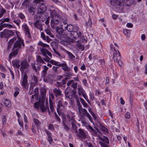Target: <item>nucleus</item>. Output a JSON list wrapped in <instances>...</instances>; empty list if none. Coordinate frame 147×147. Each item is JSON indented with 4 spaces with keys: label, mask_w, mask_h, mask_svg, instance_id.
<instances>
[{
    "label": "nucleus",
    "mask_w": 147,
    "mask_h": 147,
    "mask_svg": "<svg viewBox=\"0 0 147 147\" xmlns=\"http://www.w3.org/2000/svg\"><path fill=\"white\" fill-rule=\"evenodd\" d=\"M98 139L103 142L106 143L107 144L109 143V142L108 138L106 136H103L102 137H100V136L99 137Z\"/></svg>",
    "instance_id": "a878e982"
},
{
    "label": "nucleus",
    "mask_w": 147,
    "mask_h": 147,
    "mask_svg": "<svg viewBox=\"0 0 147 147\" xmlns=\"http://www.w3.org/2000/svg\"><path fill=\"white\" fill-rule=\"evenodd\" d=\"M21 66L20 67V71L22 73H28L29 71V65L26 61H22L21 62Z\"/></svg>",
    "instance_id": "0eeeda50"
},
{
    "label": "nucleus",
    "mask_w": 147,
    "mask_h": 147,
    "mask_svg": "<svg viewBox=\"0 0 147 147\" xmlns=\"http://www.w3.org/2000/svg\"><path fill=\"white\" fill-rule=\"evenodd\" d=\"M50 13L51 18L59 16L57 13V11L54 9L50 10Z\"/></svg>",
    "instance_id": "cd10ccee"
},
{
    "label": "nucleus",
    "mask_w": 147,
    "mask_h": 147,
    "mask_svg": "<svg viewBox=\"0 0 147 147\" xmlns=\"http://www.w3.org/2000/svg\"><path fill=\"white\" fill-rule=\"evenodd\" d=\"M17 38L16 36L14 37L13 38L10 39L9 42L8 47H10L12 44L16 40Z\"/></svg>",
    "instance_id": "473e14b6"
},
{
    "label": "nucleus",
    "mask_w": 147,
    "mask_h": 147,
    "mask_svg": "<svg viewBox=\"0 0 147 147\" xmlns=\"http://www.w3.org/2000/svg\"><path fill=\"white\" fill-rule=\"evenodd\" d=\"M41 5H39L40 7L37 9V15H42L46 11L47 7L44 3H41Z\"/></svg>",
    "instance_id": "1a4fd4ad"
},
{
    "label": "nucleus",
    "mask_w": 147,
    "mask_h": 147,
    "mask_svg": "<svg viewBox=\"0 0 147 147\" xmlns=\"http://www.w3.org/2000/svg\"><path fill=\"white\" fill-rule=\"evenodd\" d=\"M32 80L34 81V82H32L30 83V90H33L34 86L38 84V78L37 76L33 75V77Z\"/></svg>",
    "instance_id": "2eb2a0df"
},
{
    "label": "nucleus",
    "mask_w": 147,
    "mask_h": 147,
    "mask_svg": "<svg viewBox=\"0 0 147 147\" xmlns=\"http://www.w3.org/2000/svg\"><path fill=\"white\" fill-rule=\"evenodd\" d=\"M6 10L3 8H0V18L2 17L4 14L6 12Z\"/></svg>",
    "instance_id": "58836bf2"
},
{
    "label": "nucleus",
    "mask_w": 147,
    "mask_h": 147,
    "mask_svg": "<svg viewBox=\"0 0 147 147\" xmlns=\"http://www.w3.org/2000/svg\"><path fill=\"white\" fill-rule=\"evenodd\" d=\"M22 29L24 31L26 36L29 39L31 38L30 30L26 24H24L22 25Z\"/></svg>",
    "instance_id": "9b49d317"
},
{
    "label": "nucleus",
    "mask_w": 147,
    "mask_h": 147,
    "mask_svg": "<svg viewBox=\"0 0 147 147\" xmlns=\"http://www.w3.org/2000/svg\"><path fill=\"white\" fill-rule=\"evenodd\" d=\"M61 18L63 19V21L61 22V24H63L64 25V29L65 30H67V32L68 34H69V36L68 37L69 38L72 37V35L73 34L72 33H74L75 31H78L79 29V28L77 26H73L71 24H68L67 22H65L67 20L66 18L64 16H62Z\"/></svg>",
    "instance_id": "20e7f679"
},
{
    "label": "nucleus",
    "mask_w": 147,
    "mask_h": 147,
    "mask_svg": "<svg viewBox=\"0 0 147 147\" xmlns=\"http://www.w3.org/2000/svg\"><path fill=\"white\" fill-rule=\"evenodd\" d=\"M14 34V33L12 30H5L0 33V36L2 38L5 37L6 38H8L12 36Z\"/></svg>",
    "instance_id": "6e6552de"
},
{
    "label": "nucleus",
    "mask_w": 147,
    "mask_h": 147,
    "mask_svg": "<svg viewBox=\"0 0 147 147\" xmlns=\"http://www.w3.org/2000/svg\"><path fill=\"white\" fill-rule=\"evenodd\" d=\"M99 143L102 147H109L106 144L103 142L102 141H99Z\"/></svg>",
    "instance_id": "864d4df0"
},
{
    "label": "nucleus",
    "mask_w": 147,
    "mask_h": 147,
    "mask_svg": "<svg viewBox=\"0 0 147 147\" xmlns=\"http://www.w3.org/2000/svg\"><path fill=\"white\" fill-rule=\"evenodd\" d=\"M78 130V132L77 133V136L83 139L85 138L86 137V134L84 130L81 129H79Z\"/></svg>",
    "instance_id": "6ab92c4d"
},
{
    "label": "nucleus",
    "mask_w": 147,
    "mask_h": 147,
    "mask_svg": "<svg viewBox=\"0 0 147 147\" xmlns=\"http://www.w3.org/2000/svg\"><path fill=\"white\" fill-rule=\"evenodd\" d=\"M14 89L15 91L14 93V96L15 97H16L19 93V91L20 89L17 87H15Z\"/></svg>",
    "instance_id": "f704fd0d"
},
{
    "label": "nucleus",
    "mask_w": 147,
    "mask_h": 147,
    "mask_svg": "<svg viewBox=\"0 0 147 147\" xmlns=\"http://www.w3.org/2000/svg\"><path fill=\"white\" fill-rule=\"evenodd\" d=\"M35 125L34 124H32V131L34 133H35L36 132V131L35 130Z\"/></svg>",
    "instance_id": "69168bd1"
},
{
    "label": "nucleus",
    "mask_w": 147,
    "mask_h": 147,
    "mask_svg": "<svg viewBox=\"0 0 147 147\" xmlns=\"http://www.w3.org/2000/svg\"><path fill=\"white\" fill-rule=\"evenodd\" d=\"M41 65L38 63L31 64V66L32 69L37 73L40 70Z\"/></svg>",
    "instance_id": "a211bd4d"
},
{
    "label": "nucleus",
    "mask_w": 147,
    "mask_h": 147,
    "mask_svg": "<svg viewBox=\"0 0 147 147\" xmlns=\"http://www.w3.org/2000/svg\"><path fill=\"white\" fill-rule=\"evenodd\" d=\"M90 111V112L92 116L93 117L94 119L95 120H97V115L96 114H95L94 113L92 112V111Z\"/></svg>",
    "instance_id": "09e8293b"
},
{
    "label": "nucleus",
    "mask_w": 147,
    "mask_h": 147,
    "mask_svg": "<svg viewBox=\"0 0 147 147\" xmlns=\"http://www.w3.org/2000/svg\"><path fill=\"white\" fill-rule=\"evenodd\" d=\"M34 106L35 108L37 109L38 110L40 108L41 110H49L48 107L46 106L45 107L44 102L41 101L40 99L37 102H35L34 104Z\"/></svg>",
    "instance_id": "423d86ee"
},
{
    "label": "nucleus",
    "mask_w": 147,
    "mask_h": 147,
    "mask_svg": "<svg viewBox=\"0 0 147 147\" xmlns=\"http://www.w3.org/2000/svg\"><path fill=\"white\" fill-rule=\"evenodd\" d=\"M81 116L83 117L86 116L91 121H92L91 117L90 115L87 112V111H79Z\"/></svg>",
    "instance_id": "aec40b11"
},
{
    "label": "nucleus",
    "mask_w": 147,
    "mask_h": 147,
    "mask_svg": "<svg viewBox=\"0 0 147 147\" xmlns=\"http://www.w3.org/2000/svg\"><path fill=\"white\" fill-rule=\"evenodd\" d=\"M9 70L10 71L11 74L12 76V78L13 79H14V74L13 71L11 70V69L10 68L9 69Z\"/></svg>",
    "instance_id": "338daca9"
},
{
    "label": "nucleus",
    "mask_w": 147,
    "mask_h": 147,
    "mask_svg": "<svg viewBox=\"0 0 147 147\" xmlns=\"http://www.w3.org/2000/svg\"><path fill=\"white\" fill-rule=\"evenodd\" d=\"M69 121L71 122L72 125V132L73 133L74 132V133H77L78 132L77 126L76 125V121L73 119H69Z\"/></svg>",
    "instance_id": "dca6fc26"
},
{
    "label": "nucleus",
    "mask_w": 147,
    "mask_h": 147,
    "mask_svg": "<svg viewBox=\"0 0 147 147\" xmlns=\"http://www.w3.org/2000/svg\"><path fill=\"white\" fill-rule=\"evenodd\" d=\"M10 103V101L9 100L7 99L5 100L4 104L6 106L8 107L9 106Z\"/></svg>",
    "instance_id": "6e6d98bb"
},
{
    "label": "nucleus",
    "mask_w": 147,
    "mask_h": 147,
    "mask_svg": "<svg viewBox=\"0 0 147 147\" xmlns=\"http://www.w3.org/2000/svg\"><path fill=\"white\" fill-rule=\"evenodd\" d=\"M78 47L80 49H81V51H84V47L82 45L81 43H79L77 44Z\"/></svg>",
    "instance_id": "a18cd8bd"
},
{
    "label": "nucleus",
    "mask_w": 147,
    "mask_h": 147,
    "mask_svg": "<svg viewBox=\"0 0 147 147\" xmlns=\"http://www.w3.org/2000/svg\"><path fill=\"white\" fill-rule=\"evenodd\" d=\"M41 90L42 98H44L46 96V90L45 88H42L41 89Z\"/></svg>",
    "instance_id": "7c9ffc66"
},
{
    "label": "nucleus",
    "mask_w": 147,
    "mask_h": 147,
    "mask_svg": "<svg viewBox=\"0 0 147 147\" xmlns=\"http://www.w3.org/2000/svg\"><path fill=\"white\" fill-rule=\"evenodd\" d=\"M18 123H19V124L20 125V126L22 127H23V122L22 121H20V119H18Z\"/></svg>",
    "instance_id": "0e129e2a"
},
{
    "label": "nucleus",
    "mask_w": 147,
    "mask_h": 147,
    "mask_svg": "<svg viewBox=\"0 0 147 147\" xmlns=\"http://www.w3.org/2000/svg\"><path fill=\"white\" fill-rule=\"evenodd\" d=\"M59 115H61L63 119H65V115L63 112H61V111H57Z\"/></svg>",
    "instance_id": "79ce46f5"
},
{
    "label": "nucleus",
    "mask_w": 147,
    "mask_h": 147,
    "mask_svg": "<svg viewBox=\"0 0 147 147\" xmlns=\"http://www.w3.org/2000/svg\"><path fill=\"white\" fill-rule=\"evenodd\" d=\"M28 77L26 73H24L23 75V80L22 83V86L26 88L28 83Z\"/></svg>",
    "instance_id": "5701e85b"
},
{
    "label": "nucleus",
    "mask_w": 147,
    "mask_h": 147,
    "mask_svg": "<svg viewBox=\"0 0 147 147\" xmlns=\"http://www.w3.org/2000/svg\"><path fill=\"white\" fill-rule=\"evenodd\" d=\"M130 117V114L128 112H127L125 115V117L126 118H129Z\"/></svg>",
    "instance_id": "680f3d73"
},
{
    "label": "nucleus",
    "mask_w": 147,
    "mask_h": 147,
    "mask_svg": "<svg viewBox=\"0 0 147 147\" xmlns=\"http://www.w3.org/2000/svg\"><path fill=\"white\" fill-rule=\"evenodd\" d=\"M123 0H110L111 4L119 10V11H121L124 8Z\"/></svg>",
    "instance_id": "39448f33"
},
{
    "label": "nucleus",
    "mask_w": 147,
    "mask_h": 147,
    "mask_svg": "<svg viewBox=\"0 0 147 147\" xmlns=\"http://www.w3.org/2000/svg\"><path fill=\"white\" fill-rule=\"evenodd\" d=\"M40 35L41 37L44 40H46L48 42L50 41V38L48 36H46L44 32H42Z\"/></svg>",
    "instance_id": "c756f323"
},
{
    "label": "nucleus",
    "mask_w": 147,
    "mask_h": 147,
    "mask_svg": "<svg viewBox=\"0 0 147 147\" xmlns=\"http://www.w3.org/2000/svg\"><path fill=\"white\" fill-rule=\"evenodd\" d=\"M49 68L46 65L44 66V69L42 72V77L45 78L47 74V71Z\"/></svg>",
    "instance_id": "bb28decb"
},
{
    "label": "nucleus",
    "mask_w": 147,
    "mask_h": 147,
    "mask_svg": "<svg viewBox=\"0 0 147 147\" xmlns=\"http://www.w3.org/2000/svg\"><path fill=\"white\" fill-rule=\"evenodd\" d=\"M38 44V45L41 46L40 47V50L42 54L44 56L43 59L45 61L49 62L50 59V57H52L51 53L46 49L49 47V45L44 43L41 41H40Z\"/></svg>",
    "instance_id": "f03ea898"
},
{
    "label": "nucleus",
    "mask_w": 147,
    "mask_h": 147,
    "mask_svg": "<svg viewBox=\"0 0 147 147\" xmlns=\"http://www.w3.org/2000/svg\"><path fill=\"white\" fill-rule=\"evenodd\" d=\"M20 61L18 60H13L12 61L13 66L18 68H19L20 66Z\"/></svg>",
    "instance_id": "393cba45"
},
{
    "label": "nucleus",
    "mask_w": 147,
    "mask_h": 147,
    "mask_svg": "<svg viewBox=\"0 0 147 147\" xmlns=\"http://www.w3.org/2000/svg\"><path fill=\"white\" fill-rule=\"evenodd\" d=\"M51 20V26L53 27L54 25L57 24H58L60 20H62L63 21V19L61 18L59 16H57V17H55L53 18Z\"/></svg>",
    "instance_id": "f8f14e48"
},
{
    "label": "nucleus",
    "mask_w": 147,
    "mask_h": 147,
    "mask_svg": "<svg viewBox=\"0 0 147 147\" xmlns=\"http://www.w3.org/2000/svg\"><path fill=\"white\" fill-rule=\"evenodd\" d=\"M77 83L76 82L74 83V82H73L71 86L74 89H75L77 88Z\"/></svg>",
    "instance_id": "e2e57ef3"
},
{
    "label": "nucleus",
    "mask_w": 147,
    "mask_h": 147,
    "mask_svg": "<svg viewBox=\"0 0 147 147\" xmlns=\"http://www.w3.org/2000/svg\"><path fill=\"white\" fill-rule=\"evenodd\" d=\"M100 128L101 129V130L102 131H103V132L105 133H107L108 132L107 129L105 127L101 125Z\"/></svg>",
    "instance_id": "de8ad7c7"
},
{
    "label": "nucleus",
    "mask_w": 147,
    "mask_h": 147,
    "mask_svg": "<svg viewBox=\"0 0 147 147\" xmlns=\"http://www.w3.org/2000/svg\"><path fill=\"white\" fill-rule=\"evenodd\" d=\"M49 105L50 107L51 110H53L54 109V104L53 102L51 99L54 100L55 98L54 97V94L53 93H51L49 94Z\"/></svg>",
    "instance_id": "f3484780"
},
{
    "label": "nucleus",
    "mask_w": 147,
    "mask_h": 147,
    "mask_svg": "<svg viewBox=\"0 0 147 147\" xmlns=\"http://www.w3.org/2000/svg\"><path fill=\"white\" fill-rule=\"evenodd\" d=\"M10 20L9 18H6L4 19L2 21L1 23V24H2L4 22H8Z\"/></svg>",
    "instance_id": "bf43d9fd"
},
{
    "label": "nucleus",
    "mask_w": 147,
    "mask_h": 147,
    "mask_svg": "<svg viewBox=\"0 0 147 147\" xmlns=\"http://www.w3.org/2000/svg\"><path fill=\"white\" fill-rule=\"evenodd\" d=\"M62 102L60 100H59L58 102V105H57V107H60L62 105Z\"/></svg>",
    "instance_id": "774afa93"
},
{
    "label": "nucleus",
    "mask_w": 147,
    "mask_h": 147,
    "mask_svg": "<svg viewBox=\"0 0 147 147\" xmlns=\"http://www.w3.org/2000/svg\"><path fill=\"white\" fill-rule=\"evenodd\" d=\"M43 59H42L40 55H38L36 57V60L38 62L43 63H44Z\"/></svg>",
    "instance_id": "2f4dec72"
},
{
    "label": "nucleus",
    "mask_w": 147,
    "mask_h": 147,
    "mask_svg": "<svg viewBox=\"0 0 147 147\" xmlns=\"http://www.w3.org/2000/svg\"><path fill=\"white\" fill-rule=\"evenodd\" d=\"M24 46L23 40L19 37L14 44L13 48V51L9 55V59H11L12 57L18 54V50L23 48Z\"/></svg>",
    "instance_id": "7ed1b4c3"
},
{
    "label": "nucleus",
    "mask_w": 147,
    "mask_h": 147,
    "mask_svg": "<svg viewBox=\"0 0 147 147\" xmlns=\"http://www.w3.org/2000/svg\"><path fill=\"white\" fill-rule=\"evenodd\" d=\"M130 31L127 29H126L123 30V33L126 35L128 36L129 34Z\"/></svg>",
    "instance_id": "13d9d810"
},
{
    "label": "nucleus",
    "mask_w": 147,
    "mask_h": 147,
    "mask_svg": "<svg viewBox=\"0 0 147 147\" xmlns=\"http://www.w3.org/2000/svg\"><path fill=\"white\" fill-rule=\"evenodd\" d=\"M33 121L35 123V125L36 127L39 125H40L41 123L38 119L34 118Z\"/></svg>",
    "instance_id": "37998d69"
},
{
    "label": "nucleus",
    "mask_w": 147,
    "mask_h": 147,
    "mask_svg": "<svg viewBox=\"0 0 147 147\" xmlns=\"http://www.w3.org/2000/svg\"><path fill=\"white\" fill-rule=\"evenodd\" d=\"M53 50L54 53L57 55V57H58L60 58V57H61V55L54 48H53Z\"/></svg>",
    "instance_id": "5fc2aeb1"
},
{
    "label": "nucleus",
    "mask_w": 147,
    "mask_h": 147,
    "mask_svg": "<svg viewBox=\"0 0 147 147\" xmlns=\"http://www.w3.org/2000/svg\"><path fill=\"white\" fill-rule=\"evenodd\" d=\"M53 92L56 97L61 96L62 95L61 90L59 88H55L53 90Z\"/></svg>",
    "instance_id": "412c9836"
},
{
    "label": "nucleus",
    "mask_w": 147,
    "mask_h": 147,
    "mask_svg": "<svg viewBox=\"0 0 147 147\" xmlns=\"http://www.w3.org/2000/svg\"><path fill=\"white\" fill-rule=\"evenodd\" d=\"M34 25L35 28L39 30L40 31L42 30V26L44 25V24L42 22L40 19H37L34 23Z\"/></svg>",
    "instance_id": "9d476101"
},
{
    "label": "nucleus",
    "mask_w": 147,
    "mask_h": 147,
    "mask_svg": "<svg viewBox=\"0 0 147 147\" xmlns=\"http://www.w3.org/2000/svg\"><path fill=\"white\" fill-rule=\"evenodd\" d=\"M33 1L34 3L36 4H39V5H41V3H44L43 0H34Z\"/></svg>",
    "instance_id": "a19ab883"
},
{
    "label": "nucleus",
    "mask_w": 147,
    "mask_h": 147,
    "mask_svg": "<svg viewBox=\"0 0 147 147\" xmlns=\"http://www.w3.org/2000/svg\"><path fill=\"white\" fill-rule=\"evenodd\" d=\"M18 16L22 20H24L25 18V16L22 12H20L18 14Z\"/></svg>",
    "instance_id": "49530a36"
},
{
    "label": "nucleus",
    "mask_w": 147,
    "mask_h": 147,
    "mask_svg": "<svg viewBox=\"0 0 147 147\" xmlns=\"http://www.w3.org/2000/svg\"><path fill=\"white\" fill-rule=\"evenodd\" d=\"M36 16L37 17L36 18H40L41 17H43V18H41L42 20H41V21L43 23L45 21V20H46L45 22V24L47 25H48V24H49V17H47L46 16H43V15H37Z\"/></svg>",
    "instance_id": "4468645a"
},
{
    "label": "nucleus",
    "mask_w": 147,
    "mask_h": 147,
    "mask_svg": "<svg viewBox=\"0 0 147 147\" xmlns=\"http://www.w3.org/2000/svg\"><path fill=\"white\" fill-rule=\"evenodd\" d=\"M76 93V92L75 91L73 90L71 91V93H72V96H73L74 97L76 98V100L78 99V97L77 95H76L75 94Z\"/></svg>",
    "instance_id": "c03bdc74"
},
{
    "label": "nucleus",
    "mask_w": 147,
    "mask_h": 147,
    "mask_svg": "<svg viewBox=\"0 0 147 147\" xmlns=\"http://www.w3.org/2000/svg\"><path fill=\"white\" fill-rule=\"evenodd\" d=\"M83 91L84 90L82 88L80 87L78 88V92L79 95H80L83 94L84 93Z\"/></svg>",
    "instance_id": "603ef678"
},
{
    "label": "nucleus",
    "mask_w": 147,
    "mask_h": 147,
    "mask_svg": "<svg viewBox=\"0 0 147 147\" xmlns=\"http://www.w3.org/2000/svg\"><path fill=\"white\" fill-rule=\"evenodd\" d=\"M59 67H62V69L64 71H70L69 67L67 66L66 63H60Z\"/></svg>",
    "instance_id": "b1692460"
},
{
    "label": "nucleus",
    "mask_w": 147,
    "mask_h": 147,
    "mask_svg": "<svg viewBox=\"0 0 147 147\" xmlns=\"http://www.w3.org/2000/svg\"><path fill=\"white\" fill-rule=\"evenodd\" d=\"M64 25L62 24L61 27V28L56 27L55 30L58 34L56 35L57 38L58 39V42L64 45H67V42L66 40V37L69 36V34L65 29L63 30Z\"/></svg>",
    "instance_id": "f257e3e1"
},
{
    "label": "nucleus",
    "mask_w": 147,
    "mask_h": 147,
    "mask_svg": "<svg viewBox=\"0 0 147 147\" xmlns=\"http://www.w3.org/2000/svg\"><path fill=\"white\" fill-rule=\"evenodd\" d=\"M78 31H75L74 32V33H72L73 34L72 36H73L74 37H78L80 38V37L82 35V33L80 32H77Z\"/></svg>",
    "instance_id": "c85d7f7f"
},
{
    "label": "nucleus",
    "mask_w": 147,
    "mask_h": 147,
    "mask_svg": "<svg viewBox=\"0 0 147 147\" xmlns=\"http://www.w3.org/2000/svg\"><path fill=\"white\" fill-rule=\"evenodd\" d=\"M13 22L15 23L18 26H20V24L21 22V21L19 19H15L13 21Z\"/></svg>",
    "instance_id": "c9c22d12"
},
{
    "label": "nucleus",
    "mask_w": 147,
    "mask_h": 147,
    "mask_svg": "<svg viewBox=\"0 0 147 147\" xmlns=\"http://www.w3.org/2000/svg\"><path fill=\"white\" fill-rule=\"evenodd\" d=\"M133 2V1L131 0H126L125 2V4L128 6H130Z\"/></svg>",
    "instance_id": "e433bc0d"
},
{
    "label": "nucleus",
    "mask_w": 147,
    "mask_h": 147,
    "mask_svg": "<svg viewBox=\"0 0 147 147\" xmlns=\"http://www.w3.org/2000/svg\"><path fill=\"white\" fill-rule=\"evenodd\" d=\"M88 129L93 136H96L98 138L100 136L98 134L97 132L90 125H88Z\"/></svg>",
    "instance_id": "4be33fe9"
},
{
    "label": "nucleus",
    "mask_w": 147,
    "mask_h": 147,
    "mask_svg": "<svg viewBox=\"0 0 147 147\" xmlns=\"http://www.w3.org/2000/svg\"><path fill=\"white\" fill-rule=\"evenodd\" d=\"M49 61L50 63L56 66H59L60 63H59V62L53 60H51Z\"/></svg>",
    "instance_id": "72a5a7b5"
},
{
    "label": "nucleus",
    "mask_w": 147,
    "mask_h": 147,
    "mask_svg": "<svg viewBox=\"0 0 147 147\" xmlns=\"http://www.w3.org/2000/svg\"><path fill=\"white\" fill-rule=\"evenodd\" d=\"M66 52L68 55L70 59H73L75 58V56L73 55L71 52L68 51H66Z\"/></svg>",
    "instance_id": "ea45409f"
},
{
    "label": "nucleus",
    "mask_w": 147,
    "mask_h": 147,
    "mask_svg": "<svg viewBox=\"0 0 147 147\" xmlns=\"http://www.w3.org/2000/svg\"><path fill=\"white\" fill-rule=\"evenodd\" d=\"M70 89V88H67L65 92V94L66 96H67L69 98V96H68L69 93V89Z\"/></svg>",
    "instance_id": "4d7b16f0"
},
{
    "label": "nucleus",
    "mask_w": 147,
    "mask_h": 147,
    "mask_svg": "<svg viewBox=\"0 0 147 147\" xmlns=\"http://www.w3.org/2000/svg\"><path fill=\"white\" fill-rule=\"evenodd\" d=\"M59 68V67L55 66H54L53 67V71L55 73H58V71L57 69Z\"/></svg>",
    "instance_id": "8fccbe9b"
},
{
    "label": "nucleus",
    "mask_w": 147,
    "mask_h": 147,
    "mask_svg": "<svg viewBox=\"0 0 147 147\" xmlns=\"http://www.w3.org/2000/svg\"><path fill=\"white\" fill-rule=\"evenodd\" d=\"M35 94V95H37L38 94V87H36L34 90V91Z\"/></svg>",
    "instance_id": "052dcab7"
},
{
    "label": "nucleus",
    "mask_w": 147,
    "mask_h": 147,
    "mask_svg": "<svg viewBox=\"0 0 147 147\" xmlns=\"http://www.w3.org/2000/svg\"><path fill=\"white\" fill-rule=\"evenodd\" d=\"M22 5L26 8H27L29 6V3L24 1L22 3Z\"/></svg>",
    "instance_id": "3c124183"
},
{
    "label": "nucleus",
    "mask_w": 147,
    "mask_h": 147,
    "mask_svg": "<svg viewBox=\"0 0 147 147\" xmlns=\"http://www.w3.org/2000/svg\"><path fill=\"white\" fill-rule=\"evenodd\" d=\"M62 125L65 131H69L70 129L65 124L63 121L62 122Z\"/></svg>",
    "instance_id": "4c0bfd02"
},
{
    "label": "nucleus",
    "mask_w": 147,
    "mask_h": 147,
    "mask_svg": "<svg viewBox=\"0 0 147 147\" xmlns=\"http://www.w3.org/2000/svg\"><path fill=\"white\" fill-rule=\"evenodd\" d=\"M112 50H113V49L114 50V52L113 54V58L114 61L115 62L117 61L118 60L120 59V54L119 51H116L115 47H111Z\"/></svg>",
    "instance_id": "ddd939ff"
}]
</instances>
